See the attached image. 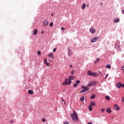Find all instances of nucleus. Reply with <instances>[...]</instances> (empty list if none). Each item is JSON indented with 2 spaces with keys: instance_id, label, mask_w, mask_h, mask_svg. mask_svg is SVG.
Here are the masks:
<instances>
[{
  "instance_id": "423d86ee",
  "label": "nucleus",
  "mask_w": 124,
  "mask_h": 124,
  "mask_svg": "<svg viewBox=\"0 0 124 124\" xmlns=\"http://www.w3.org/2000/svg\"><path fill=\"white\" fill-rule=\"evenodd\" d=\"M98 40V37H95L93 39H91V41L92 43H93V42H96Z\"/></svg>"
},
{
  "instance_id": "c756f323",
  "label": "nucleus",
  "mask_w": 124,
  "mask_h": 124,
  "mask_svg": "<svg viewBox=\"0 0 124 124\" xmlns=\"http://www.w3.org/2000/svg\"><path fill=\"white\" fill-rule=\"evenodd\" d=\"M57 51V48H54L53 49V52H56Z\"/></svg>"
},
{
  "instance_id": "bb28decb",
  "label": "nucleus",
  "mask_w": 124,
  "mask_h": 124,
  "mask_svg": "<svg viewBox=\"0 0 124 124\" xmlns=\"http://www.w3.org/2000/svg\"><path fill=\"white\" fill-rule=\"evenodd\" d=\"M54 25V23L53 22H51L49 24V27H53V25Z\"/></svg>"
},
{
  "instance_id": "a211bd4d",
  "label": "nucleus",
  "mask_w": 124,
  "mask_h": 124,
  "mask_svg": "<svg viewBox=\"0 0 124 124\" xmlns=\"http://www.w3.org/2000/svg\"><path fill=\"white\" fill-rule=\"evenodd\" d=\"M114 23H119L120 22V19L119 18H116L114 20Z\"/></svg>"
},
{
  "instance_id": "7ed1b4c3",
  "label": "nucleus",
  "mask_w": 124,
  "mask_h": 124,
  "mask_svg": "<svg viewBox=\"0 0 124 124\" xmlns=\"http://www.w3.org/2000/svg\"><path fill=\"white\" fill-rule=\"evenodd\" d=\"M71 84V81L69 80V78H66L65 79V82H63L62 85L67 86V85H70Z\"/></svg>"
},
{
  "instance_id": "37998d69",
  "label": "nucleus",
  "mask_w": 124,
  "mask_h": 124,
  "mask_svg": "<svg viewBox=\"0 0 124 124\" xmlns=\"http://www.w3.org/2000/svg\"><path fill=\"white\" fill-rule=\"evenodd\" d=\"M123 14H124V9L122 11Z\"/></svg>"
},
{
  "instance_id": "9b49d317",
  "label": "nucleus",
  "mask_w": 124,
  "mask_h": 124,
  "mask_svg": "<svg viewBox=\"0 0 124 124\" xmlns=\"http://www.w3.org/2000/svg\"><path fill=\"white\" fill-rule=\"evenodd\" d=\"M116 87H117V88H122V83H121V82L118 83L116 84Z\"/></svg>"
},
{
  "instance_id": "7c9ffc66",
  "label": "nucleus",
  "mask_w": 124,
  "mask_h": 124,
  "mask_svg": "<svg viewBox=\"0 0 124 124\" xmlns=\"http://www.w3.org/2000/svg\"><path fill=\"white\" fill-rule=\"evenodd\" d=\"M44 61H45V63H46V62H47V59L45 58Z\"/></svg>"
},
{
  "instance_id": "f8f14e48",
  "label": "nucleus",
  "mask_w": 124,
  "mask_h": 124,
  "mask_svg": "<svg viewBox=\"0 0 124 124\" xmlns=\"http://www.w3.org/2000/svg\"><path fill=\"white\" fill-rule=\"evenodd\" d=\"M37 29H35L34 31H33V34L34 35H36V34H37Z\"/></svg>"
},
{
  "instance_id": "6e6552de",
  "label": "nucleus",
  "mask_w": 124,
  "mask_h": 124,
  "mask_svg": "<svg viewBox=\"0 0 124 124\" xmlns=\"http://www.w3.org/2000/svg\"><path fill=\"white\" fill-rule=\"evenodd\" d=\"M90 31L92 33H94V32H95V29L94 28H90Z\"/></svg>"
},
{
  "instance_id": "f3484780",
  "label": "nucleus",
  "mask_w": 124,
  "mask_h": 124,
  "mask_svg": "<svg viewBox=\"0 0 124 124\" xmlns=\"http://www.w3.org/2000/svg\"><path fill=\"white\" fill-rule=\"evenodd\" d=\"M49 58H50V59H53L54 58V55H53V53H50L48 55Z\"/></svg>"
},
{
  "instance_id": "49530a36",
  "label": "nucleus",
  "mask_w": 124,
  "mask_h": 124,
  "mask_svg": "<svg viewBox=\"0 0 124 124\" xmlns=\"http://www.w3.org/2000/svg\"><path fill=\"white\" fill-rule=\"evenodd\" d=\"M70 67H72V65H70Z\"/></svg>"
},
{
  "instance_id": "412c9836",
  "label": "nucleus",
  "mask_w": 124,
  "mask_h": 124,
  "mask_svg": "<svg viewBox=\"0 0 124 124\" xmlns=\"http://www.w3.org/2000/svg\"><path fill=\"white\" fill-rule=\"evenodd\" d=\"M91 99H94V98H95V94H93L91 96Z\"/></svg>"
},
{
  "instance_id": "79ce46f5",
  "label": "nucleus",
  "mask_w": 124,
  "mask_h": 124,
  "mask_svg": "<svg viewBox=\"0 0 124 124\" xmlns=\"http://www.w3.org/2000/svg\"><path fill=\"white\" fill-rule=\"evenodd\" d=\"M88 124H93V123H92V122H89V123H88Z\"/></svg>"
},
{
  "instance_id": "dca6fc26",
  "label": "nucleus",
  "mask_w": 124,
  "mask_h": 124,
  "mask_svg": "<svg viewBox=\"0 0 124 124\" xmlns=\"http://www.w3.org/2000/svg\"><path fill=\"white\" fill-rule=\"evenodd\" d=\"M85 7H86V4L85 3L82 4V7H81L82 9H83V10H84Z\"/></svg>"
},
{
  "instance_id": "f704fd0d",
  "label": "nucleus",
  "mask_w": 124,
  "mask_h": 124,
  "mask_svg": "<svg viewBox=\"0 0 124 124\" xmlns=\"http://www.w3.org/2000/svg\"><path fill=\"white\" fill-rule=\"evenodd\" d=\"M62 101L64 102L65 105V102L64 101V100H63V98H62Z\"/></svg>"
},
{
  "instance_id": "6ab92c4d",
  "label": "nucleus",
  "mask_w": 124,
  "mask_h": 124,
  "mask_svg": "<svg viewBox=\"0 0 124 124\" xmlns=\"http://www.w3.org/2000/svg\"><path fill=\"white\" fill-rule=\"evenodd\" d=\"M28 93L29 94H32L33 93V91H31V90H29L28 91Z\"/></svg>"
},
{
  "instance_id": "2f4dec72",
  "label": "nucleus",
  "mask_w": 124,
  "mask_h": 124,
  "mask_svg": "<svg viewBox=\"0 0 124 124\" xmlns=\"http://www.w3.org/2000/svg\"><path fill=\"white\" fill-rule=\"evenodd\" d=\"M45 64H46L47 65V66H50L49 63L48 62L46 63Z\"/></svg>"
},
{
  "instance_id": "0eeeda50",
  "label": "nucleus",
  "mask_w": 124,
  "mask_h": 124,
  "mask_svg": "<svg viewBox=\"0 0 124 124\" xmlns=\"http://www.w3.org/2000/svg\"><path fill=\"white\" fill-rule=\"evenodd\" d=\"M114 108L115 110H116V111H119V110H120V109H121V108L120 107H119V106H118V105H117V104L114 105Z\"/></svg>"
},
{
  "instance_id": "c9c22d12",
  "label": "nucleus",
  "mask_w": 124,
  "mask_h": 124,
  "mask_svg": "<svg viewBox=\"0 0 124 124\" xmlns=\"http://www.w3.org/2000/svg\"><path fill=\"white\" fill-rule=\"evenodd\" d=\"M101 111H102V112H104V111H105V109L102 108V109H101Z\"/></svg>"
},
{
  "instance_id": "39448f33",
  "label": "nucleus",
  "mask_w": 124,
  "mask_h": 124,
  "mask_svg": "<svg viewBox=\"0 0 124 124\" xmlns=\"http://www.w3.org/2000/svg\"><path fill=\"white\" fill-rule=\"evenodd\" d=\"M43 24L44 27H47V26L49 25V21H48L47 20H44Z\"/></svg>"
},
{
  "instance_id": "4be33fe9",
  "label": "nucleus",
  "mask_w": 124,
  "mask_h": 124,
  "mask_svg": "<svg viewBox=\"0 0 124 124\" xmlns=\"http://www.w3.org/2000/svg\"><path fill=\"white\" fill-rule=\"evenodd\" d=\"M107 113H111V108H108L107 109Z\"/></svg>"
},
{
  "instance_id": "393cba45",
  "label": "nucleus",
  "mask_w": 124,
  "mask_h": 124,
  "mask_svg": "<svg viewBox=\"0 0 124 124\" xmlns=\"http://www.w3.org/2000/svg\"><path fill=\"white\" fill-rule=\"evenodd\" d=\"M105 98L107 99V100H110V97H109V96H106Z\"/></svg>"
},
{
  "instance_id": "a878e982",
  "label": "nucleus",
  "mask_w": 124,
  "mask_h": 124,
  "mask_svg": "<svg viewBox=\"0 0 124 124\" xmlns=\"http://www.w3.org/2000/svg\"><path fill=\"white\" fill-rule=\"evenodd\" d=\"M99 62V58H97L96 60L95 61V63H97Z\"/></svg>"
},
{
  "instance_id": "a19ab883",
  "label": "nucleus",
  "mask_w": 124,
  "mask_h": 124,
  "mask_svg": "<svg viewBox=\"0 0 124 124\" xmlns=\"http://www.w3.org/2000/svg\"><path fill=\"white\" fill-rule=\"evenodd\" d=\"M51 16H54V13H52V14H51Z\"/></svg>"
},
{
  "instance_id": "2eb2a0df",
  "label": "nucleus",
  "mask_w": 124,
  "mask_h": 124,
  "mask_svg": "<svg viewBox=\"0 0 124 124\" xmlns=\"http://www.w3.org/2000/svg\"><path fill=\"white\" fill-rule=\"evenodd\" d=\"M74 79H75V77H69V80L70 81H71L72 80H74Z\"/></svg>"
},
{
  "instance_id": "9d476101",
  "label": "nucleus",
  "mask_w": 124,
  "mask_h": 124,
  "mask_svg": "<svg viewBox=\"0 0 124 124\" xmlns=\"http://www.w3.org/2000/svg\"><path fill=\"white\" fill-rule=\"evenodd\" d=\"M98 74L97 73H94V72H93L92 73V76H93V77H96L97 76H98Z\"/></svg>"
},
{
  "instance_id": "c85d7f7f",
  "label": "nucleus",
  "mask_w": 124,
  "mask_h": 124,
  "mask_svg": "<svg viewBox=\"0 0 124 124\" xmlns=\"http://www.w3.org/2000/svg\"><path fill=\"white\" fill-rule=\"evenodd\" d=\"M42 121L43 123H45V122L46 121V120H45V118H42Z\"/></svg>"
},
{
  "instance_id": "8fccbe9b",
  "label": "nucleus",
  "mask_w": 124,
  "mask_h": 124,
  "mask_svg": "<svg viewBox=\"0 0 124 124\" xmlns=\"http://www.w3.org/2000/svg\"><path fill=\"white\" fill-rule=\"evenodd\" d=\"M99 73H100V75H101V74H102L101 72H100Z\"/></svg>"
},
{
  "instance_id": "aec40b11",
  "label": "nucleus",
  "mask_w": 124,
  "mask_h": 124,
  "mask_svg": "<svg viewBox=\"0 0 124 124\" xmlns=\"http://www.w3.org/2000/svg\"><path fill=\"white\" fill-rule=\"evenodd\" d=\"M80 101H84L85 100V97L84 96H82L80 98Z\"/></svg>"
},
{
  "instance_id": "de8ad7c7",
  "label": "nucleus",
  "mask_w": 124,
  "mask_h": 124,
  "mask_svg": "<svg viewBox=\"0 0 124 124\" xmlns=\"http://www.w3.org/2000/svg\"><path fill=\"white\" fill-rule=\"evenodd\" d=\"M87 7H89V4L87 5Z\"/></svg>"
},
{
  "instance_id": "b1692460",
  "label": "nucleus",
  "mask_w": 124,
  "mask_h": 124,
  "mask_svg": "<svg viewBox=\"0 0 124 124\" xmlns=\"http://www.w3.org/2000/svg\"><path fill=\"white\" fill-rule=\"evenodd\" d=\"M89 109L90 111H93V107H92V106L90 105L89 106Z\"/></svg>"
},
{
  "instance_id": "a18cd8bd",
  "label": "nucleus",
  "mask_w": 124,
  "mask_h": 124,
  "mask_svg": "<svg viewBox=\"0 0 124 124\" xmlns=\"http://www.w3.org/2000/svg\"><path fill=\"white\" fill-rule=\"evenodd\" d=\"M122 69H123V70L124 71V66H123V67H122Z\"/></svg>"
},
{
  "instance_id": "ddd939ff",
  "label": "nucleus",
  "mask_w": 124,
  "mask_h": 124,
  "mask_svg": "<svg viewBox=\"0 0 124 124\" xmlns=\"http://www.w3.org/2000/svg\"><path fill=\"white\" fill-rule=\"evenodd\" d=\"M87 75L89 76H92V75H93V73H92L91 71H88V72H87Z\"/></svg>"
},
{
  "instance_id": "58836bf2",
  "label": "nucleus",
  "mask_w": 124,
  "mask_h": 124,
  "mask_svg": "<svg viewBox=\"0 0 124 124\" xmlns=\"http://www.w3.org/2000/svg\"><path fill=\"white\" fill-rule=\"evenodd\" d=\"M61 30H62V31H65L64 28H63L62 27L61 28Z\"/></svg>"
},
{
  "instance_id": "09e8293b",
  "label": "nucleus",
  "mask_w": 124,
  "mask_h": 124,
  "mask_svg": "<svg viewBox=\"0 0 124 124\" xmlns=\"http://www.w3.org/2000/svg\"><path fill=\"white\" fill-rule=\"evenodd\" d=\"M68 56H71L69 53H68Z\"/></svg>"
},
{
  "instance_id": "c03bdc74",
  "label": "nucleus",
  "mask_w": 124,
  "mask_h": 124,
  "mask_svg": "<svg viewBox=\"0 0 124 124\" xmlns=\"http://www.w3.org/2000/svg\"><path fill=\"white\" fill-rule=\"evenodd\" d=\"M43 33H44V31H42V34H43Z\"/></svg>"
},
{
  "instance_id": "603ef678",
  "label": "nucleus",
  "mask_w": 124,
  "mask_h": 124,
  "mask_svg": "<svg viewBox=\"0 0 124 124\" xmlns=\"http://www.w3.org/2000/svg\"><path fill=\"white\" fill-rule=\"evenodd\" d=\"M115 47H117V45H115Z\"/></svg>"
},
{
  "instance_id": "4468645a",
  "label": "nucleus",
  "mask_w": 124,
  "mask_h": 124,
  "mask_svg": "<svg viewBox=\"0 0 124 124\" xmlns=\"http://www.w3.org/2000/svg\"><path fill=\"white\" fill-rule=\"evenodd\" d=\"M90 106H95V102L94 101L91 102L90 103Z\"/></svg>"
},
{
  "instance_id": "cd10ccee",
  "label": "nucleus",
  "mask_w": 124,
  "mask_h": 124,
  "mask_svg": "<svg viewBox=\"0 0 124 124\" xmlns=\"http://www.w3.org/2000/svg\"><path fill=\"white\" fill-rule=\"evenodd\" d=\"M37 54H38V55H39V56H40V55H41V51H38L37 52Z\"/></svg>"
},
{
  "instance_id": "4c0bfd02",
  "label": "nucleus",
  "mask_w": 124,
  "mask_h": 124,
  "mask_svg": "<svg viewBox=\"0 0 124 124\" xmlns=\"http://www.w3.org/2000/svg\"><path fill=\"white\" fill-rule=\"evenodd\" d=\"M122 102H124V97L122 99Z\"/></svg>"
},
{
  "instance_id": "f257e3e1",
  "label": "nucleus",
  "mask_w": 124,
  "mask_h": 124,
  "mask_svg": "<svg viewBox=\"0 0 124 124\" xmlns=\"http://www.w3.org/2000/svg\"><path fill=\"white\" fill-rule=\"evenodd\" d=\"M71 117L75 123H78V115L75 110L73 111V113L71 114Z\"/></svg>"
},
{
  "instance_id": "5701e85b",
  "label": "nucleus",
  "mask_w": 124,
  "mask_h": 124,
  "mask_svg": "<svg viewBox=\"0 0 124 124\" xmlns=\"http://www.w3.org/2000/svg\"><path fill=\"white\" fill-rule=\"evenodd\" d=\"M106 68L110 69V68H111V65H110V64H107V65L106 66Z\"/></svg>"
},
{
  "instance_id": "ea45409f",
  "label": "nucleus",
  "mask_w": 124,
  "mask_h": 124,
  "mask_svg": "<svg viewBox=\"0 0 124 124\" xmlns=\"http://www.w3.org/2000/svg\"><path fill=\"white\" fill-rule=\"evenodd\" d=\"M71 73V74H74V71H72Z\"/></svg>"
},
{
  "instance_id": "20e7f679",
  "label": "nucleus",
  "mask_w": 124,
  "mask_h": 124,
  "mask_svg": "<svg viewBox=\"0 0 124 124\" xmlns=\"http://www.w3.org/2000/svg\"><path fill=\"white\" fill-rule=\"evenodd\" d=\"M97 82L95 81H91L87 84V87H92V86H94Z\"/></svg>"
},
{
  "instance_id": "f03ea898",
  "label": "nucleus",
  "mask_w": 124,
  "mask_h": 124,
  "mask_svg": "<svg viewBox=\"0 0 124 124\" xmlns=\"http://www.w3.org/2000/svg\"><path fill=\"white\" fill-rule=\"evenodd\" d=\"M81 89H83V90L80 91V93H86V92H88L90 88L88 87H86L85 86H81Z\"/></svg>"
},
{
  "instance_id": "473e14b6",
  "label": "nucleus",
  "mask_w": 124,
  "mask_h": 124,
  "mask_svg": "<svg viewBox=\"0 0 124 124\" xmlns=\"http://www.w3.org/2000/svg\"><path fill=\"white\" fill-rule=\"evenodd\" d=\"M108 76H109V74H107V75L105 77V79H107V77H108Z\"/></svg>"
},
{
  "instance_id": "1a4fd4ad",
  "label": "nucleus",
  "mask_w": 124,
  "mask_h": 124,
  "mask_svg": "<svg viewBox=\"0 0 124 124\" xmlns=\"http://www.w3.org/2000/svg\"><path fill=\"white\" fill-rule=\"evenodd\" d=\"M79 83H80V80H77L76 81V83L74 84L73 87L74 88H76V87H77L78 84H79Z\"/></svg>"
},
{
  "instance_id": "e433bc0d",
  "label": "nucleus",
  "mask_w": 124,
  "mask_h": 124,
  "mask_svg": "<svg viewBox=\"0 0 124 124\" xmlns=\"http://www.w3.org/2000/svg\"><path fill=\"white\" fill-rule=\"evenodd\" d=\"M121 87L124 88V84H122Z\"/></svg>"
},
{
  "instance_id": "72a5a7b5",
  "label": "nucleus",
  "mask_w": 124,
  "mask_h": 124,
  "mask_svg": "<svg viewBox=\"0 0 124 124\" xmlns=\"http://www.w3.org/2000/svg\"><path fill=\"white\" fill-rule=\"evenodd\" d=\"M63 124H69V123H68L67 121H66L63 123Z\"/></svg>"
},
{
  "instance_id": "3c124183",
  "label": "nucleus",
  "mask_w": 124,
  "mask_h": 124,
  "mask_svg": "<svg viewBox=\"0 0 124 124\" xmlns=\"http://www.w3.org/2000/svg\"><path fill=\"white\" fill-rule=\"evenodd\" d=\"M11 123H13V121H11Z\"/></svg>"
}]
</instances>
